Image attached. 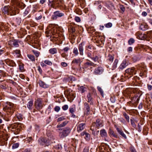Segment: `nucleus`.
Here are the masks:
<instances>
[{
	"label": "nucleus",
	"instance_id": "f257e3e1",
	"mask_svg": "<svg viewBox=\"0 0 152 152\" xmlns=\"http://www.w3.org/2000/svg\"><path fill=\"white\" fill-rule=\"evenodd\" d=\"M2 12L4 14H7L9 12L13 15H15L16 14V9L9 6H4L2 8Z\"/></svg>",
	"mask_w": 152,
	"mask_h": 152
},
{
	"label": "nucleus",
	"instance_id": "f03ea898",
	"mask_svg": "<svg viewBox=\"0 0 152 152\" xmlns=\"http://www.w3.org/2000/svg\"><path fill=\"white\" fill-rule=\"evenodd\" d=\"M63 3V0H49L48 5L55 8L56 7L61 6Z\"/></svg>",
	"mask_w": 152,
	"mask_h": 152
},
{
	"label": "nucleus",
	"instance_id": "7ed1b4c3",
	"mask_svg": "<svg viewBox=\"0 0 152 152\" xmlns=\"http://www.w3.org/2000/svg\"><path fill=\"white\" fill-rule=\"evenodd\" d=\"M14 104L12 103L7 102L4 105V107L3 108V110L8 113H14V112H12V108L13 107Z\"/></svg>",
	"mask_w": 152,
	"mask_h": 152
},
{
	"label": "nucleus",
	"instance_id": "20e7f679",
	"mask_svg": "<svg viewBox=\"0 0 152 152\" xmlns=\"http://www.w3.org/2000/svg\"><path fill=\"white\" fill-rule=\"evenodd\" d=\"M21 124L20 123H15L12 126V128L13 129L12 131L15 134H18L20 130V126Z\"/></svg>",
	"mask_w": 152,
	"mask_h": 152
},
{
	"label": "nucleus",
	"instance_id": "39448f33",
	"mask_svg": "<svg viewBox=\"0 0 152 152\" xmlns=\"http://www.w3.org/2000/svg\"><path fill=\"white\" fill-rule=\"evenodd\" d=\"M64 15V12L60 11H56L54 12L51 16V18L53 20H56L58 18H61Z\"/></svg>",
	"mask_w": 152,
	"mask_h": 152
},
{
	"label": "nucleus",
	"instance_id": "423d86ee",
	"mask_svg": "<svg viewBox=\"0 0 152 152\" xmlns=\"http://www.w3.org/2000/svg\"><path fill=\"white\" fill-rule=\"evenodd\" d=\"M70 129L69 128H66L63 129L59 133V136L61 138H63L67 136L70 132Z\"/></svg>",
	"mask_w": 152,
	"mask_h": 152
},
{
	"label": "nucleus",
	"instance_id": "0eeeda50",
	"mask_svg": "<svg viewBox=\"0 0 152 152\" xmlns=\"http://www.w3.org/2000/svg\"><path fill=\"white\" fill-rule=\"evenodd\" d=\"M8 44L12 47H18L19 45L17 40L12 39L8 41Z\"/></svg>",
	"mask_w": 152,
	"mask_h": 152
},
{
	"label": "nucleus",
	"instance_id": "6e6552de",
	"mask_svg": "<svg viewBox=\"0 0 152 152\" xmlns=\"http://www.w3.org/2000/svg\"><path fill=\"white\" fill-rule=\"evenodd\" d=\"M35 108L37 110H40L42 108V104L41 100L40 99H37L35 102Z\"/></svg>",
	"mask_w": 152,
	"mask_h": 152
},
{
	"label": "nucleus",
	"instance_id": "1a4fd4ad",
	"mask_svg": "<svg viewBox=\"0 0 152 152\" xmlns=\"http://www.w3.org/2000/svg\"><path fill=\"white\" fill-rule=\"evenodd\" d=\"M39 143L41 145L46 146H48L49 143L46 138L41 137L38 140Z\"/></svg>",
	"mask_w": 152,
	"mask_h": 152
},
{
	"label": "nucleus",
	"instance_id": "9d476101",
	"mask_svg": "<svg viewBox=\"0 0 152 152\" xmlns=\"http://www.w3.org/2000/svg\"><path fill=\"white\" fill-rule=\"evenodd\" d=\"M135 69V68L134 67L129 68L125 70V72L126 74L131 75V76L135 74L136 73Z\"/></svg>",
	"mask_w": 152,
	"mask_h": 152
},
{
	"label": "nucleus",
	"instance_id": "9b49d317",
	"mask_svg": "<svg viewBox=\"0 0 152 152\" xmlns=\"http://www.w3.org/2000/svg\"><path fill=\"white\" fill-rule=\"evenodd\" d=\"M136 35H138V38L141 40L146 39H147V36L146 34H142L140 33H138L136 34Z\"/></svg>",
	"mask_w": 152,
	"mask_h": 152
},
{
	"label": "nucleus",
	"instance_id": "f8f14e48",
	"mask_svg": "<svg viewBox=\"0 0 152 152\" xmlns=\"http://www.w3.org/2000/svg\"><path fill=\"white\" fill-rule=\"evenodd\" d=\"M103 71V68L101 67H98L94 70V73L96 74H101Z\"/></svg>",
	"mask_w": 152,
	"mask_h": 152
},
{
	"label": "nucleus",
	"instance_id": "ddd939ff",
	"mask_svg": "<svg viewBox=\"0 0 152 152\" xmlns=\"http://www.w3.org/2000/svg\"><path fill=\"white\" fill-rule=\"evenodd\" d=\"M64 94L67 97H71L73 94L72 91L70 89H68L64 91Z\"/></svg>",
	"mask_w": 152,
	"mask_h": 152
},
{
	"label": "nucleus",
	"instance_id": "4468645a",
	"mask_svg": "<svg viewBox=\"0 0 152 152\" xmlns=\"http://www.w3.org/2000/svg\"><path fill=\"white\" fill-rule=\"evenodd\" d=\"M84 43L82 42L79 45V50L80 53V55H83V46H84Z\"/></svg>",
	"mask_w": 152,
	"mask_h": 152
},
{
	"label": "nucleus",
	"instance_id": "2eb2a0df",
	"mask_svg": "<svg viewBox=\"0 0 152 152\" xmlns=\"http://www.w3.org/2000/svg\"><path fill=\"white\" fill-rule=\"evenodd\" d=\"M39 86L42 88H48L49 87L48 85L45 83L43 81L39 80L38 82Z\"/></svg>",
	"mask_w": 152,
	"mask_h": 152
},
{
	"label": "nucleus",
	"instance_id": "dca6fc26",
	"mask_svg": "<svg viewBox=\"0 0 152 152\" xmlns=\"http://www.w3.org/2000/svg\"><path fill=\"white\" fill-rule=\"evenodd\" d=\"M4 61L7 64L10 66H13L15 64V63L13 61L10 60L8 59L5 60H4Z\"/></svg>",
	"mask_w": 152,
	"mask_h": 152
},
{
	"label": "nucleus",
	"instance_id": "f3484780",
	"mask_svg": "<svg viewBox=\"0 0 152 152\" xmlns=\"http://www.w3.org/2000/svg\"><path fill=\"white\" fill-rule=\"evenodd\" d=\"M148 25L145 23L142 24L140 26V29L143 31H145L148 29Z\"/></svg>",
	"mask_w": 152,
	"mask_h": 152
},
{
	"label": "nucleus",
	"instance_id": "a211bd4d",
	"mask_svg": "<svg viewBox=\"0 0 152 152\" xmlns=\"http://www.w3.org/2000/svg\"><path fill=\"white\" fill-rule=\"evenodd\" d=\"M117 131L118 133L122 137H123L124 139H126L127 138L125 134H124L122 129H120L119 128H117Z\"/></svg>",
	"mask_w": 152,
	"mask_h": 152
},
{
	"label": "nucleus",
	"instance_id": "6ab92c4d",
	"mask_svg": "<svg viewBox=\"0 0 152 152\" xmlns=\"http://www.w3.org/2000/svg\"><path fill=\"white\" fill-rule=\"evenodd\" d=\"M85 127V124H79L77 127V131L79 132L82 131L84 128Z\"/></svg>",
	"mask_w": 152,
	"mask_h": 152
},
{
	"label": "nucleus",
	"instance_id": "aec40b11",
	"mask_svg": "<svg viewBox=\"0 0 152 152\" xmlns=\"http://www.w3.org/2000/svg\"><path fill=\"white\" fill-rule=\"evenodd\" d=\"M128 65V63L126 61H123L122 63L119 66V68L121 69H122L125 68L126 66Z\"/></svg>",
	"mask_w": 152,
	"mask_h": 152
},
{
	"label": "nucleus",
	"instance_id": "412c9836",
	"mask_svg": "<svg viewBox=\"0 0 152 152\" xmlns=\"http://www.w3.org/2000/svg\"><path fill=\"white\" fill-rule=\"evenodd\" d=\"M100 134L101 137L105 138L107 137V133L106 131L104 129H102L100 130Z\"/></svg>",
	"mask_w": 152,
	"mask_h": 152
},
{
	"label": "nucleus",
	"instance_id": "4be33fe9",
	"mask_svg": "<svg viewBox=\"0 0 152 152\" xmlns=\"http://www.w3.org/2000/svg\"><path fill=\"white\" fill-rule=\"evenodd\" d=\"M114 59V57L111 55H109L107 59V61L109 64H111L112 62Z\"/></svg>",
	"mask_w": 152,
	"mask_h": 152
},
{
	"label": "nucleus",
	"instance_id": "5701e85b",
	"mask_svg": "<svg viewBox=\"0 0 152 152\" xmlns=\"http://www.w3.org/2000/svg\"><path fill=\"white\" fill-rule=\"evenodd\" d=\"M109 134L110 136H113L114 137L117 138L118 137L117 135L111 129H109Z\"/></svg>",
	"mask_w": 152,
	"mask_h": 152
},
{
	"label": "nucleus",
	"instance_id": "b1692460",
	"mask_svg": "<svg viewBox=\"0 0 152 152\" xmlns=\"http://www.w3.org/2000/svg\"><path fill=\"white\" fill-rule=\"evenodd\" d=\"M33 100H31L29 101L27 105V107L29 109H32L33 105Z\"/></svg>",
	"mask_w": 152,
	"mask_h": 152
},
{
	"label": "nucleus",
	"instance_id": "393cba45",
	"mask_svg": "<svg viewBox=\"0 0 152 152\" xmlns=\"http://www.w3.org/2000/svg\"><path fill=\"white\" fill-rule=\"evenodd\" d=\"M68 123L67 121H65L61 124H58L57 126V128L63 127L64 126Z\"/></svg>",
	"mask_w": 152,
	"mask_h": 152
},
{
	"label": "nucleus",
	"instance_id": "a878e982",
	"mask_svg": "<svg viewBox=\"0 0 152 152\" xmlns=\"http://www.w3.org/2000/svg\"><path fill=\"white\" fill-rule=\"evenodd\" d=\"M49 52L50 54H54L57 53V50L56 48H51L49 50Z\"/></svg>",
	"mask_w": 152,
	"mask_h": 152
},
{
	"label": "nucleus",
	"instance_id": "bb28decb",
	"mask_svg": "<svg viewBox=\"0 0 152 152\" xmlns=\"http://www.w3.org/2000/svg\"><path fill=\"white\" fill-rule=\"evenodd\" d=\"M75 110V105H73L69 108V111L70 113H72Z\"/></svg>",
	"mask_w": 152,
	"mask_h": 152
},
{
	"label": "nucleus",
	"instance_id": "cd10ccee",
	"mask_svg": "<svg viewBox=\"0 0 152 152\" xmlns=\"http://www.w3.org/2000/svg\"><path fill=\"white\" fill-rule=\"evenodd\" d=\"M147 40H148V38H149L151 39L152 38V31H148L147 32Z\"/></svg>",
	"mask_w": 152,
	"mask_h": 152
},
{
	"label": "nucleus",
	"instance_id": "c85d7f7f",
	"mask_svg": "<svg viewBox=\"0 0 152 152\" xmlns=\"http://www.w3.org/2000/svg\"><path fill=\"white\" fill-rule=\"evenodd\" d=\"M27 57L28 58L32 61H34L35 60V58L34 56L31 54H28L27 55Z\"/></svg>",
	"mask_w": 152,
	"mask_h": 152
},
{
	"label": "nucleus",
	"instance_id": "c756f323",
	"mask_svg": "<svg viewBox=\"0 0 152 152\" xmlns=\"http://www.w3.org/2000/svg\"><path fill=\"white\" fill-rule=\"evenodd\" d=\"M21 20L20 18H16L14 21L16 25H19L21 23Z\"/></svg>",
	"mask_w": 152,
	"mask_h": 152
},
{
	"label": "nucleus",
	"instance_id": "7c9ffc66",
	"mask_svg": "<svg viewBox=\"0 0 152 152\" xmlns=\"http://www.w3.org/2000/svg\"><path fill=\"white\" fill-rule=\"evenodd\" d=\"M118 61L117 59H115L113 63V66L112 68V69H114L117 67V65L118 64Z\"/></svg>",
	"mask_w": 152,
	"mask_h": 152
},
{
	"label": "nucleus",
	"instance_id": "2f4dec72",
	"mask_svg": "<svg viewBox=\"0 0 152 152\" xmlns=\"http://www.w3.org/2000/svg\"><path fill=\"white\" fill-rule=\"evenodd\" d=\"M102 123L100 122V120L99 119H97L96 121V126L98 128L101 125Z\"/></svg>",
	"mask_w": 152,
	"mask_h": 152
},
{
	"label": "nucleus",
	"instance_id": "473e14b6",
	"mask_svg": "<svg viewBox=\"0 0 152 152\" xmlns=\"http://www.w3.org/2000/svg\"><path fill=\"white\" fill-rule=\"evenodd\" d=\"M32 52L35 55L36 57L37 58L39 56L40 54V53L39 51L37 50H32Z\"/></svg>",
	"mask_w": 152,
	"mask_h": 152
},
{
	"label": "nucleus",
	"instance_id": "72a5a7b5",
	"mask_svg": "<svg viewBox=\"0 0 152 152\" xmlns=\"http://www.w3.org/2000/svg\"><path fill=\"white\" fill-rule=\"evenodd\" d=\"M97 89H98V90L100 93V94H101V95L103 97L104 95V92H103V91L102 89L99 86H98L97 87Z\"/></svg>",
	"mask_w": 152,
	"mask_h": 152
},
{
	"label": "nucleus",
	"instance_id": "f704fd0d",
	"mask_svg": "<svg viewBox=\"0 0 152 152\" xmlns=\"http://www.w3.org/2000/svg\"><path fill=\"white\" fill-rule=\"evenodd\" d=\"M134 39L133 38H131L128 41V43L129 45H131L134 43Z\"/></svg>",
	"mask_w": 152,
	"mask_h": 152
},
{
	"label": "nucleus",
	"instance_id": "c9c22d12",
	"mask_svg": "<svg viewBox=\"0 0 152 152\" xmlns=\"http://www.w3.org/2000/svg\"><path fill=\"white\" fill-rule=\"evenodd\" d=\"M87 98H88V102H90V104H91L92 103L91 101L92 100V98L91 97V95L90 94H88L87 95Z\"/></svg>",
	"mask_w": 152,
	"mask_h": 152
},
{
	"label": "nucleus",
	"instance_id": "e433bc0d",
	"mask_svg": "<svg viewBox=\"0 0 152 152\" xmlns=\"http://www.w3.org/2000/svg\"><path fill=\"white\" fill-rule=\"evenodd\" d=\"M44 63L49 66H51L52 65V63L50 61L48 60H47L44 61Z\"/></svg>",
	"mask_w": 152,
	"mask_h": 152
},
{
	"label": "nucleus",
	"instance_id": "4c0bfd02",
	"mask_svg": "<svg viewBox=\"0 0 152 152\" xmlns=\"http://www.w3.org/2000/svg\"><path fill=\"white\" fill-rule=\"evenodd\" d=\"M73 53L75 55H77L79 53L78 51V50L76 48H74Z\"/></svg>",
	"mask_w": 152,
	"mask_h": 152
},
{
	"label": "nucleus",
	"instance_id": "58836bf2",
	"mask_svg": "<svg viewBox=\"0 0 152 152\" xmlns=\"http://www.w3.org/2000/svg\"><path fill=\"white\" fill-rule=\"evenodd\" d=\"M47 134L48 136L49 137H50V139H53V136L52 134V133L50 134L49 132H47Z\"/></svg>",
	"mask_w": 152,
	"mask_h": 152
},
{
	"label": "nucleus",
	"instance_id": "ea45409f",
	"mask_svg": "<svg viewBox=\"0 0 152 152\" xmlns=\"http://www.w3.org/2000/svg\"><path fill=\"white\" fill-rule=\"evenodd\" d=\"M104 26L106 28H109L112 26V24L111 23H107L105 24Z\"/></svg>",
	"mask_w": 152,
	"mask_h": 152
},
{
	"label": "nucleus",
	"instance_id": "a19ab883",
	"mask_svg": "<svg viewBox=\"0 0 152 152\" xmlns=\"http://www.w3.org/2000/svg\"><path fill=\"white\" fill-rule=\"evenodd\" d=\"M16 117L19 121H21L23 119L22 115H16Z\"/></svg>",
	"mask_w": 152,
	"mask_h": 152
},
{
	"label": "nucleus",
	"instance_id": "79ce46f5",
	"mask_svg": "<svg viewBox=\"0 0 152 152\" xmlns=\"http://www.w3.org/2000/svg\"><path fill=\"white\" fill-rule=\"evenodd\" d=\"M84 88V87H83V86H81L78 88V89L79 90V91H81L82 93H83L85 91Z\"/></svg>",
	"mask_w": 152,
	"mask_h": 152
},
{
	"label": "nucleus",
	"instance_id": "37998d69",
	"mask_svg": "<svg viewBox=\"0 0 152 152\" xmlns=\"http://www.w3.org/2000/svg\"><path fill=\"white\" fill-rule=\"evenodd\" d=\"M130 152H137L134 148L132 146H130Z\"/></svg>",
	"mask_w": 152,
	"mask_h": 152
},
{
	"label": "nucleus",
	"instance_id": "c03bdc74",
	"mask_svg": "<svg viewBox=\"0 0 152 152\" xmlns=\"http://www.w3.org/2000/svg\"><path fill=\"white\" fill-rule=\"evenodd\" d=\"M80 61L79 59H75L72 62V64H77Z\"/></svg>",
	"mask_w": 152,
	"mask_h": 152
},
{
	"label": "nucleus",
	"instance_id": "a18cd8bd",
	"mask_svg": "<svg viewBox=\"0 0 152 152\" xmlns=\"http://www.w3.org/2000/svg\"><path fill=\"white\" fill-rule=\"evenodd\" d=\"M68 108V106L67 105L65 104L62 107V109L64 110H66Z\"/></svg>",
	"mask_w": 152,
	"mask_h": 152
},
{
	"label": "nucleus",
	"instance_id": "49530a36",
	"mask_svg": "<svg viewBox=\"0 0 152 152\" xmlns=\"http://www.w3.org/2000/svg\"><path fill=\"white\" fill-rule=\"evenodd\" d=\"M19 146V144L18 143H15L14 144L12 145V148L13 149H15L17 148Z\"/></svg>",
	"mask_w": 152,
	"mask_h": 152
},
{
	"label": "nucleus",
	"instance_id": "de8ad7c7",
	"mask_svg": "<svg viewBox=\"0 0 152 152\" xmlns=\"http://www.w3.org/2000/svg\"><path fill=\"white\" fill-rule=\"evenodd\" d=\"M54 109L55 111L58 112L60 110V108L59 106H56Z\"/></svg>",
	"mask_w": 152,
	"mask_h": 152
},
{
	"label": "nucleus",
	"instance_id": "09e8293b",
	"mask_svg": "<svg viewBox=\"0 0 152 152\" xmlns=\"http://www.w3.org/2000/svg\"><path fill=\"white\" fill-rule=\"evenodd\" d=\"M91 137L90 135L86 133V140L89 141L90 140Z\"/></svg>",
	"mask_w": 152,
	"mask_h": 152
},
{
	"label": "nucleus",
	"instance_id": "8fccbe9b",
	"mask_svg": "<svg viewBox=\"0 0 152 152\" xmlns=\"http://www.w3.org/2000/svg\"><path fill=\"white\" fill-rule=\"evenodd\" d=\"M65 119V118L64 117V116L61 117L60 118H59L57 119V121L58 122L61 121H62L64 120Z\"/></svg>",
	"mask_w": 152,
	"mask_h": 152
},
{
	"label": "nucleus",
	"instance_id": "3c124183",
	"mask_svg": "<svg viewBox=\"0 0 152 152\" xmlns=\"http://www.w3.org/2000/svg\"><path fill=\"white\" fill-rule=\"evenodd\" d=\"M14 53H15L16 54H18L20 55V50H14Z\"/></svg>",
	"mask_w": 152,
	"mask_h": 152
},
{
	"label": "nucleus",
	"instance_id": "603ef678",
	"mask_svg": "<svg viewBox=\"0 0 152 152\" xmlns=\"http://www.w3.org/2000/svg\"><path fill=\"white\" fill-rule=\"evenodd\" d=\"M130 120L131 125H132L133 127L134 128H135L136 127V125L135 124L133 120H132V119H131Z\"/></svg>",
	"mask_w": 152,
	"mask_h": 152
},
{
	"label": "nucleus",
	"instance_id": "864d4df0",
	"mask_svg": "<svg viewBox=\"0 0 152 152\" xmlns=\"http://www.w3.org/2000/svg\"><path fill=\"white\" fill-rule=\"evenodd\" d=\"M75 20L77 22H79L80 21V19L78 17H76L75 18Z\"/></svg>",
	"mask_w": 152,
	"mask_h": 152
},
{
	"label": "nucleus",
	"instance_id": "5fc2aeb1",
	"mask_svg": "<svg viewBox=\"0 0 152 152\" xmlns=\"http://www.w3.org/2000/svg\"><path fill=\"white\" fill-rule=\"evenodd\" d=\"M125 119L126 121L128 122L129 121V117L127 115H124Z\"/></svg>",
	"mask_w": 152,
	"mask_h": 152
},
{
	"label": "nucleus",
	"instance_id": "6e6d98bb",
	"mask_svg": "<svg viewBox=\"0 0 152 152\" xmlns=\"http://www.w3.org/2000/svg\"><path fill=\"white\" fill-rule=\"evenodd\" d=\"M19 69L21 71H23L24 69L23 65H20L19 66Z\"/></svg>",
	"mask_w": 152,
	"mask_h": 152
},
{
	"label": "nucleus",
	"instance_id": "4d7b16f0",
	"mask_svg": "<svg viewBox=\"0 0 152 152\" xmlns=\"http://www.w3.org/2000/svg\"><path fill=\"white\" fill-rule=\"evenodd\" d=\"M37 70L40 74H41L42 73V70L39 66H38Z\"/></svg>",
	"mask_w": 152,
	"mask_h": 152
},
{
	"label": "nucleus",
	"instance_id": "13d9d810",
	"mask_svg": "<svg viewBox=\"0 0 152 152\" xmlns=\"http://www.w3.org/2000/svg\"><path fill=\"white\" fill-rule=\"evenodd\" d=\"M61 65L64 67H66L67 66V64L65 62H62L61 63Z\"/></svg>",
	"mask_w": 152,
	"mask_h": 152
},
{
	"label": "nucleus",
	"instance_id": "bf43d9fd",
	"mask_svg": "<svg viewBox=\"0 0 152 152\" xmlns=\"http://www.w3.org/2000/svg\"><path fill=\"white\" fill-rule=\"evenodd\" d=\"M127 51L129 52H132V47H129L127 49Z\"/></svg>",
	"mask_w": 152,
	"mask_h": 152
},
{
	"label": "nucleus",
	"instance_id": "052dcab7",
	"mask_svg": "<svg viewBox=\"0 0 152 152\" xmlns=\"http://www.w3.org/2000/svg\"><path fill=\"white\" fill-rule=\"evenodd\" d=\"M86 109L87 110V113H89V111L90 110V107L88 105L86 104Z\"/></svg>",
	"mask_w": 152,
	"mask_h": 152
},
{
	"label": "nucleus",
	"instance_id": "680f3d73",
	"mask_svg": "<svg viewBox=\"0 0 152 152\" xmlns=\"http://www.w3.org/2000/svg\"><path fill=\"white\" fill-rule=\"evenodd\" d=\"M19 77L20 78H21L22 79H24L25 78V76L24 75L22 74H20L19 75Z\"/></svg>",
	"mask_w": 152,
	"mask_h": 152
},
{
	"label": "nucleus",
	"instance_id": "e2e57ef3",
	"mask_svg": "<svg viewBox=\"0 0 152 152\" xmlns=\"http://www.w3.org/2000/svg\"><path fill=\"white\" fill-rule=\"evenodd\" d=\"M148 88L149 91H151L152 88V86L150 85H148Z\"/></svg>",
	"mask_w": 152,
	"mask_h": 152
},
{
	"label": "nucleus",
	"instance_id": "0e129e2a",
	"mask_svg": "<svg viewBox=\"0 0 152 152\" xmlns=\"http://www.w3.org/2000/svg\"><path fill=\"white\" fill-rule=\"evenodd\" d=\"M0 87L4 89H6L7 88L4 85H1L0 86Z\"/></svg>",
	"mask_w": 152,
	"mask_h": 152
},
{
	"label": "nucleus",
	"instance_id": "69168bd1",
	"mask_svg": "<svg viewBox=\"0 0 152 152\" xmlns=\"http://www.w3.org/2000/svg\"><path fill=\"white\" fill-rule=\"evenodd\" d=\"M120 8L121 10L123 12H124L125 10V8L123 6H121L120 7Z\"/></svg>",
	"mask_w": 152,
	"mask_h": 152
},
{
	"label": "nucleus",
	"instance_id": "338daca9",
	"mask_svg": "<svg viewBox=\"0 0 152 152\" xmlns=\"http://www.w3.org/2000/svg\"><path fill=\"white\" fill-rule=\"evenodd\" d=\"M42 15H40L39 16H38L37 17H36L35 18V19L36 20H39L41 18H42Z\"/></svg>",
	"mask_w": 152,
	"mask_h": 152
},
{
	"label": "nucleus",
	"instance_id": "774afa93",
	"mask_svg": "<svg viewBox=\"0 0 152 152\" xmlns=\"http://www.w3.org/2000/svg\"><path fill=\"white\" fill-rule=\"evenodd\" d=\"M69 49V48L68 47H65V48L64 49V51L65 52H67V51Z\"/></svg>",
	"mask_w": 152,
	"mask_h": 152
}]
</instances>
